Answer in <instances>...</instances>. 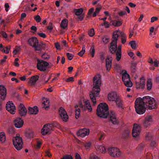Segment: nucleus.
<instances>
[{
    "mask_svg": "<svg viewBox=\"0 0 159 159\" xmlns=\"http://www.w3.org/2000/svg\"><path fill=\"white\" fill-rule=\"evenodd\" d=\"M89 130L85 128L81 129L77 132V135L81 137H84L89 134Z\"/></svg>",
    "mask_w": 159,
    "mask_h": 159,
    "instance_id": "obj_12",
    "label": "nucleus"
},
{
    "mask_svg": "<svg viewBox=\"0 0 159 159\" xmlns=\"http://www.w3.org/2000/svg\"><path fill=\"white\" fill-rule=\"evenodd\" d=\"M136 86L137 89H143L145 86V80L143 77L140 79L139 82H136Z\"/></svg>",
    "mask_w": 159,
    "mask_h": 159,
    "instance_id": "obj_15",
    "label": "nucleus"
},
{
    "mask_svg": "<svg viewBox=\"0 0 159 159\" xmlns=\"http://www.w3.org/2000/svg\"><path fill=\"white\" fill-rule=\"evenodd\" d=\"M59 112V115L63 120L65 122H66L68 117L66 111L64 108L61 107L60 108Z\"/></svg>",
    "mask_w": 159,
    "mask_h": 159,
    "instance_id": "obj_9",
    "label": "nucleus"
},
{
    "mask_svg": "<svg viewBox=\"0 0 159 159\" xmlns=\"http://www.w3.org/2000/svg\"><path fill=\"white\" fill-rule=\"evenodd\" d=\"M121 74H122V80L125 85L127 87H131L133 85V83L130 80V76L127 73L125 70L122 71Z\"/></svg>",
    "mask_w": 159,
    "mask_h": 159,
    "instance_id": "obj_5",
    "label": "nucleus"
},
{
    "mask_svg": "<svg viewBox=\"0 0 159 159\" xmlns=\"http://www.w3.org/2000/svg\"><path fill=\"white\" fill-rule=\"evenodd\" d=\"M134 107L136 112L141 115L144 113L146 108L151 110L156 108L157 104L153 98L146 96L143 98H137L135 102Z\"/></svg>",
    "mask_w": 159,
    "mask_h": 159,
    "instance_id": "obj_1",
    "label": "nucleus"
},
{
    "mask_svg": "<svg viewBox=\"0 0 159 159\" xmlns=\"http://www.w3.org/2000/svg\"><path fill=\"white\" fill-rule=\"evenodd\" d=\"M25 136L29 139L33 137L34 133L33 131L30 129L28 130L25 133Z\"/></svg>",
    "mask_w": 159,
    "mask_h": 159,
    "instance_id": "obj_26",
    "label": "nucleus"
},
{
    "mask_svg": "<svg viewBox=\"0 0 159 159\" xmlns=\"http://www.w3.org/2000/svg\"><path fill=\"white\" fill-rule=\"evenodd\" d=\"M158 19V18L156 17H152L151 18V22L152 23L154 22L155 21L157 20Z\"/></svg>",
    "mask_w": 159,
    "mask_h": 159,
    "instance_id": "obj_63",
    "label": "nucleus"
},
{
    "mask_svg": "<svg viewBox=\"0 0 159 159\" xmlns=\"http://www.w3.org/2000/svg\"><path fill=\"white\" fill-rule=\"evenodd\" d=\"M73 81H74V78L72 77H69L66 80V81L67 82Z\"/></svg>",
    "mask_w": 159,
    "mask_h": 159,
    "instance_id": "obj_62",
    "label": "nucleus"
},
{
    "mask_svg": "<svg viewBox=\"0 0 159 159\" xmlns=\"http://www.w3.org/2000/svg\"><path fill=\"white\" fill-rule=\"evenodd\" d=\"M140 132V127L137 124H135L134 125L132 130V136L133 137H136L138 136Z\"/></svg>",
    "mask_w": 159,
    "mask_h": 159,
    "instance_id": "obj_14",
    "label": "nucleus"
},
{
    "mask_svg": "<svg viewBox=\"0 0 159 159\" xmlns=\"http://www.w3.org/2000/svg\"><path fill=\"white\" fill-rule=\"evenodd\" d=\"M33 47L34 48L35 51H40L42 50V47L40 44H39V43L38 45L36 44L35 45H33Z\"/></svg>",
    "mask_w": 159,
    "mask_h": 159,
    "instance_id": "obj_39",
    "label": "nucleus"
},
{
    "mask_svg": "<svg viewBox=\"0 0 159 159\" xmlns=\"http://www.w3.org/2000/svg\"><path fill=\"white\" fill-rule=\"evenodd\" d=\"M89 159H99L98 157L93 154H92L89 158Z\"/></svg>",
    "mask_w": 159,
    "mask_h": 159,
    "instance_id": "obj_50",
    "label": "nucleus"
},
{
    "mask_svg": "<svg viewBox=\"0 0 159 159\" xmlns=\"http://www.w3.org/2000/svg\"><path fill=\"white\" fill-rule=\"evenodd\" d=\"M152 138V135L149 133H147L146 134V139L148 140H151Z\"/></svg>",
    "mask_w": 159,
    "mask_h": 159,
    "instance_id": "obj_41",
    "label": "nucleus"
},
{
    "mask_svg": "<svg viewBox=\"0 0 159 159\" xmlns=\"http://www.w3.org/2000/svg\"><path fill=\"white\" fill-rule=\"evenodd\" d=\"M28 43L31 46L33 47V45H38L39 41L36 37H32L29 39Z\"/></svg>",
    "mask_w": 159,
    "mask_h": 159,
    "instance_id": "obj_23",
    "label": "nucleus"
},
{
    "mask_svg": "<svg viewBox=\"0 0 159 159\" xmlns=\"http://www.w3.org/2000/svg\"><path fill=\"white\" fill-rule=\"evenodd\" d=\"M6 108L7 111L12 114L15 113V107L12 102L9 101L6 105Z\"/></svg>",
    "mask_w": 159,
    "mask_h": 159,
    "instance_id": "obj_11",
    "label": "nucleus"
},
{
    "mask_svg": "<svg viewBox=\"0 0 159 159\" xmlns=\"http://www.w3.org/2000/svg\"><path fill=\"white\" fill-rule=\"evenodd\" d=\"M94 34V30L93 29H91L89 32V34L90 37L93 36Z\"/></svg>",
    "mask_w": 159,
    "mask_h": 159,
    "instance_id": "obj_49",
    "label": "nucleus"
},
{
    "mask_svg": "<svg viewBox=\"0 0 159 159\" xmlns=\"http://www.w3.org/2000/svg\"><path fill=\"white\" fill-rule=\"evenodd\" d=\"M55 46L57 50H60L61 49L60 46L59 45V43L58 42L55 43Z\"/></svg>",
    "mask_w": 159,
    "mask_h": 159,
    "instance_id": "obj_56",
    "label": "nucleus"
},
{
    "mask_svg": "<svg viewBox=\"0 0 159 159\" xmlns=\"http://www.w3.org/2000/svg\"><path fill=\"white\" fill-rule=\"evenodd\" d=\"M101 7H97L95 9V11L93 13V17H95L97 16V14L99 13L101 9Z\"/></svg>",
    "mask_w": 159,
    "mask_h": 159,
    "instance_id": "obj_37",
    "label": "nucleus"
},
{
    "mask_svg": "<svg viewBox=\"0 0 159 159\" xmlns=\"http://www.w3.org/2000/svg\"><path fill=\"white\" fill-rule=\"evenodd\" d=\"M10 47V46L9 45L5 47V48L3 49L2 51L6 53L7 54H8L9 53Z\"/></svg>",
    "mask_w": 159,
    "mask_h": 159,
    "instance_id": "obj_38",
    "label": "nucleus"
},
{
    "mask_svg": "<svg viewBox=\"0 0 159 159\" xmlns=\"http://www.w3.org/2000/svg\"><path fill=\"white\" fill-rule=\"evenodd\" d=\"M34 19L38 23L41 21V19L39 15H37L34 17Z\"/></svg>",
    "mask_w": 159,
    "mask_h": 159,
    "instance_id": "obj_46",
    "label": "nucleus"
},
{
    "mask_svg": "<svg viewBox=\"0 0 159 159\" xmlns=\"http://www.w3.org/2000/svg\"><path fill=\"white\" fill-rule=\"evenodd\" d=\"M37 34L39 35L40 37L45 38L46 37V35L45 34L43 33H38Z\"/></svg>",
    "mask_w": 159,
    "mask_h": 159,
    "instance_id": "obj_53",
    "label": "nucleus"
},
{
    "mask_svg": "<svg viewBox=\"0 0 159 159\" xmlns=\"http://www.w3.org/2000/svg\"><path fill=\"white\" fill-rule=\"evenodd\" d=\"M146 86L148 90H150L151 89L152 86V83L151 79H149L147 80Z\"/></svg>",
    "mask_w": 159,
    "mask_h": 159,
    "instance_id": "obj_30",
    "label": "nucleus"
},
{
    "mask_svg": "<svg viewBox=\"0 0 159 159\" xmlns=\"http://www.w3.org/2000/svg\"><path fill=\"white\" fill-rule=\"evenodd\" d=\"M0 34L5 38H7V35L6 33L3 31H1L0 33Z\"/></svg>",
    "mask_w": 159,
    "mask_h": 159,
    "instance_id": "obj_55",
    "label": "nucleus"
},
{
    "mask_svg": "<svg viewBox=\"0 0 159 159\" xmlns=\"http://www.w3.org/2000/svg\"><path fill=\"white\" fill-rule=\"evenodd\" d=\"M75 159H81L80 155L78 153H76L75 155Z\"/></svg>",
    "mask_w": 159,
    "mask_h": 159,
    "instance_id": "obj_64",
    "label": "nucleus"
},
{
    "mask_svg": "<svg viewBox=\"0 0 159 159\" xmlns=\"http://www.w3.org/2000/svg\"><path fill=\"white\" fill-rule=\"evenodd\" d=\"M6 95V89L2 85H0V98L4 100Z\"/></svg>",
    "mask_w": 159,
    "mask_h": 159,
    "instance_id": "obj_20",
    "label": "nucleus"
},
{
    "mask_svg": "<svg viewBox=\"0 0 159 159\" xmlns=\"http://www.w3.org/2000/svg\"><path fill=\"white\" fill-rule=\"evenodd\" d=\"M12 141L13 144L17 150H20L22 148L23 142L21 137L17 135L13 138Z\"/></svg>",
    "mask_w": 159,
    "mask_h": 159,
    "instance_id": "obj_6",
    "label": "nucleus"
},
{
    "mask_svg": "<svg viewBox=\"0 0 159 159\" xmlns=\"http://www.w3.org/2000/svg\"><path fill=\"white\" fill-rule=\"evenodd\" d=\"M131 67L132 69V72L133 73L135 72L136 68V64L132 63L131 64Z\"/></svg>",
    "mask_w": 159,
    "mask_h": 159,
    "instance_id": "obj_48",
    "label": "nucleus"
},
{
    "mask_svg": "<svg viewBox=\"0 0 159 159\" xmlns=\"http://www.w3.org/2000/svg\"><path fill=\"white\" fill-rule=\"evenodd\" d=\"M80 110L79 108L75 109V117L77 119L79 116L80 114Z\"/></svg>",
    "mask_w": 159,
    "mask_h": 159,
    "instance_id": "obj_47",
    "label": "nucleus"
},
{
    "mask_svg": "<svg viewBox=\"0 0 159 159\" xmlns=\"http://www.w3.org/2000/svg\"><path fill=\"white\" fill-rule=\"evenodd\" d=\"M107 98L110 101H115L119 97L117 96L116 92H112L108 94Z\"/></svg>",
    "mask_w": 159,
    "mask_h": 159,
    "instance_id": "obj_19",
    "label": "nucleus"
},
{
    "mask_svg": "<svg viewBox=\"0 0 159 159\" xmlns=\"http://www.w3.org/2000/svg\"><path fill=\"white\" fill-rule=\"evenodd\" d=\"M28 112L31 114L35 115L38 113L39 110L38 107L35 106L33 107H29L28 108Z\"/></svg>",
    "mask_w": 159,
    "mask_h": 159,
    "instance_id": "obj_24",
    "label": "nucleus"
},
{
    "mask_svg": "<svg viewBox=\"0 0 159 159\" xmlns=\"http://www.w3.org/2000/svg\"><path fill=\"white\" fill-rule=\"evenodd\" d=\"M66 55L68 57V59L69 60H71L74 56V55L73 54L69 53H66Z\"/></svg>",
    "mask_w": 159,
    "mask_h": 159,
    "instance_id": "obj_45",
    "label": "nucleus"
},
{
    "mask_svg": "<svg viewBox=\"0 0 159 159\" xmlns=\"http://www.w3.org/2000/svg\"><path fill=\"white\" fill-rule=\"evenodd\" d=\"M118 107L120 108H122L123 107L122 101L119 98L117 99L115 101Z\"/></svg>",
    "mask_w": 159,
    "mask_h": 159,
    "instance_id": "obj_29",
    "label": "nucleus"
},
{
    "mask_svg": "<svg viewBox=\"0 0 159 159\" xmlns=\"http://www.w3.org/2000/svg\"><path fill=\"white\" fill-rule=\"evenodd\" d=\"M120 35L122 37L121 40L123 44L125 43L126 41V37L124 32L119 30L114 31L113 35L112 40L110 43L109 49V51L112 54L115 53L116 50L117 41L118 37Z\"/></svg>",
    "mask_w": 159,
    "mask_h": 159,
    "instance_id": "obj_3",
    "label": "nucleus"
},
{
    "mask_svg": "<svg viewBox=\"0 0 159 159\" xmlns=\"http://www.w3.org/2000/svg\"><path fill=\"white\" fill-rule=\"evenodd\" d=\"M153 63H154V65L155 66L157 67L158 66V65H159V61L157 59H155L154 61L153 62Z\"/></svg>",
    "mask_w": 159,
    "mask_h": 159,
    "instance_id": "obj_58",
    "label": "nucleus"
},
{
    "mask_svg": "<svg viewBox=\"0 0 159 159\" xmlns=\"http://www.w3.org/2000/svg\"><path fill=\"white\" fill-rule=\"evenodd\" d=\"M103 25H105L106 28H108L109 26V24L108 22L105 21L103 24H102L101 25L102 26H103Z\"/></svg>",
    "mask_w": 159,
    "mask_h": 159,
    "instance_id": "obj_52",
    "label": "nucleus"
},
{
    "mask_svg": "<svg viewBox=\"0 0 159 159\" xmlns=\"http://www.w3.org/2000/svg\"><path fill=\"white\" fill-rule=\"evenodd\" d=\"M94 11V8H90L89 11L88 12V14L89 15H91L92 13H93V12Z\"/></svg>",
    "mask_w": 159,
    "mask_h": 159,
    "instance_id": "obj_59",
    "label": "nucleus"
},
{
    "mask_svg": "<svg viewBox=\"0 0 159 159\" xmlns=\"http://www.w3.org/2000/svg\"><path fill=\"white\" fill-rule=\"evenodd\" d=\"M112 58L111 56H108L106 60V66L107 70L109 71L111 66Z\"/></svg>",
    "mask_w": 159,
    "mask_h": 159,
    "instance_id": "obj_17",
    "label": "nucleus"
},
{
    "mask_svg": "<svg viewBox=\"0 0 159 159\" xmlns=\"http://www.w3.org/2000/svg\"><path fill=\"white\" fill-rule=\"evenodd\" d=\"M126 13V12L125 11H123L119 12V15L120 16H122L125 15Z\"/></svg>",
    "mask_w": 159,
    "mask_h": 159,
    "instance_id": "obj_60",
    "label": "nucleus"
},
{
    "mask_svg": "<svg viewBox=\"0 0 159 159\" xmlns=\"http://www.w3.org/2000/svg\"><path fill=\"white\" fill-rule=\"evenodd\" d=\"M156 143L154 141H152L151 142L150 145L152 147H155L156 146Z\"/></svg>",
    "mask_w": 159,
    "mask_h": 159,
    "instance_id": "obj_61",
    "label": "nucleus"
},
{
    "mask_svg": "<svg viewBox=\"0 0 159 159\" xmlns=\"http://www.w3.org/2000/svg\"><path fill=\"white\" fill-rule=\"evenodd\" d=\"M68 20L66 19L63 20L61 24V26L63 29H65L67 25Z\"/></svg>",
    "mask_w": 159,
    "mask_h": 159,
    "instance_id": "obj_27",
    "label": "nucleus"
},
{
    "mask_svg": "<svg viewBox=\"0 0 159 159\" xmlns=\"http://www.w3.org/2000/svg\"><path fill=\"white\" fill-rule=\"evenodd\" d=\"M85 52V47L83 46L82 48V50L78 53V54L80 56L82 57Z\"/></svg>",
    "mask_w": 159,
    "mask_h": 159,
    "instance_id": "obj_40",
    "label": "nucleus"
},
{
    "mask_svg": "<svg viewBox=\"0 0 159 159\" xmlns=\"http://www.w3.org/2000/svg\"><path fill=\"white\" fill-rule=\"evenodd\" d=\"M129 132L128 130H125L122 134V137L124 139H127L129 137Z\"/></svg>",
    "mask_w": 159,
    "mask_h": 159,
    "instance_id": "obj_31",
    "label": "nucleus"
},
{
    "mask_svg": "<svg viewBox=\"0 0 159 159\" xmlns=\"http://www.w3.org/2000/svg\"><path fill=\"white\" fill-rule=\"evenodd\" d=\"M100 75H96L93 78V83L94 86L92 91L90 92L89 96L94 105H95L96 103L95 97L98 96L100 91L99 88V84H100Z\"/></svg>",
    "mask_w": 159,
    "mask_h": 159,
    "instance_id": "obj_4",
    "label": "nucleus"
},
{
    "mask_svg": "<svg viewBox=\"0 0 159 159\" xmlns=\"http://www.w3.org/2000/svg\"><path fill=\"white\" fill-rule=\"evenodd\" d=\"M115 53H116V58L117 61H119L121 57V45L118 46V48H117L116 50Z\"/></svg>",
    "mask_w": 159,
    "mask_h": 159,
    "instance_id": "obj_21",
    "label": "nucleus"
},
{
    "mask_svg": "<svg viewBox=\"0 0 159 159\" xmlns=\"http://www.w3.org/2000/svg\"><path fill=\"white\" fill-rule=\"evenodd\" d=\"M5 136L4 133H0V141L4 142L5 140Z\"/></svg>",
    "mask_w": 159,
    "mask_h": 159,
    "instance_id": "obj_43",
    "label": "nucleus"
},
{
    "mask_svg": "<svg viewBox=\"0 0 159 159\" xmlns=\"http://www.w3.org/2000/svg\"><path fill=\"white\" fill-rule=\"evenodd\" d=\"M83 11V9L80 8L75 10V14L77 16H80L82 14Z\"/></svg>",
    "mask_w": 159,
    "mask_h": 159,
    "instance_id": "obj_33",
    "label": "nucleus"
},
{
    "mask_svg": "<svg viewBox=\"0 0 159 159\" xmlns=\"http://www.w3.org/2000/svg\"><path fill=\"white\" fill-rule=\"evenodd\" d=\"M19 114L21 116H25L26 115L27 110L24 105L22 104H20L19 107Z\"/></svg>",
    "mask_w": 159,
    "mask_h": 159,
    "instance_id": "obj_16",
    "label": "nucleus"
},
{
    "mask_svg": "<svg viewBox=\"0 0 159 159\" xmlns=\"http://www.w3.org/2000/svg\"><path fill=\"white\" fill-rule=\"evenodd\" d=\"M47 28L48 30H49L50 31H51L53 29L52 24V23H49L48 26L47 27Z\"/></svg>",
    "mask_w": 159,
    "mask_h": 159,
    "instance_id": "obj_54",
    "label": "nucleus"
},
{
    "mask_svg": "<svg viewBox=\"0 0 159 159\" xmlns=\"http://www.w3.org/2000/svg\"><path fill=\"white\" fill-rule=\"evenodd\" d=\"M80 106L83 110H84L88 109L91 111L92 110V108L88 101H85L84 105L82 104H80Z\"/></svg>",
    "mask_w": 159,
    "mask_h": 159,
    "instance_id": "obj_18",
    "label": "nucleus"
},
{
    "mask_svg": "<svg viewBox=\"0 0 159 159\" xmlns=\"http://www.w3.org/2000/svg\"><path fill=\"white\" fill-rule=\"evenodd\" d=\"M49 102L47 98H46L45 101H44L43 102V104L44 105V107L46 109H47V108L49 107Z\"/></svg>",
    "mask_w": 159,
    "mask_h": 159,
    "instance_id": "obj_36",
    "label": "nucleus"
},
{
    "mask_svg": "<svg viewBox=\"0 0 159 159\" xmlns=\"http://www.w3.org/2000/svg\"><path fill=\"white\" fill-rule=\"evenodd\" d=\"M42 58L45 60H48L49 59L50 56L47 53L43 54L42 55Z\"/></svg>",
    "mask_w": 159,
    "mask_h": 159,
    "instance_id": "obj_44",
    "label": "nucleus"
},
{
    "mask_svg": "<svg viewBox=\"0 0 159 159\" xmlns=\"http://www.w3.org/2000/svg\"><path fill=\"white\" fill-rule=\"evenodd\" d=\"M129 44L130 45L131 48L133 49H136V46L137 44L136 43L135 41L134 40H132L129 43Z\"/></svg>",
    "mask_w": 159,
    "mask_h": 159,
    "instance_id": "obj_35",
    "label": "nucleus"
},
{
    "mask_svg": "<svg viewBox=\"0 0 159 159\" xmlns=\"http://www.w3.org/2000/svg\"><path fill=\"white\" fill-rule=\"evenodd\" d=\"M152 121V116H148L146 117L143 125L145 128L150 125Z\"/></svg>",
    "mask_w": 159,
    "mask_h": 159,
    "instance_id": "obj_22",
    "label": "nucleus"
},
{
    "mask_svg": "<svg viewBox=\"0 0 159 159\" xmlns=\"http://www.w3.org/2000/svg\"><path fill=\"white\" fill-rule=\"evenodd\" d=\"M39 76L37 75L32 76L29 80V83L31 85H34L36 82L39 80Z\"/></svg>",
    "mask_w": 159,
    "mask_h": 159,
    "instance_id": "obj_25",
    "label": "nucleus"
},
{
    "mask_svg": "<svg viewBox=\"0 0 159 159\" xmlns=\"http://www.w3.org/2000/svg\"><path fill=\"white\" fill-rule=\"evenodd\" d=\"M98 152L102 153H105L106 152L105 148L102 145L99 146L97 149Z\"/></svg>",
    "mask_w": 159,
    "mask_h": 159,
    "instance_id": "obj_28",
    "label": "nucleus"
},
{
    "mask_svg": "<svg viewBox=\"0 0 159 159\" xmlns=\"http://www.w3.org/2000/svg\"><path fill=\"white\" fill-rule=\"evenodd\" d=\"M97 114L98 116L105 118L108 116L110 120L113 124H116L117 123L115 113L111 111L109 113L108 106L106 103H101L99 104L97 109Z\"/></svg>",
    "mask_w": 159,
    "mask_h": 159,
    "instance_id": "obj_2",
    "label": "nucleus"
},
{
    "mask_svg": "<svg viewBox=\"0 0 159 159\" xmlns=\"http://www.w3.org/2000/svg\"><path fill=\"white\" fill-rule=\"evenodd\" d=\"M108 151L110 156L114 157H119L121 154L119 149L116 148H110L108 149Z\"/></svg>",
    "mask_w": 159,
    "mask_h": 159,
    "instance_id": "obj_8",
    "label": "nucleus"
},
{
    "mask_svg": "<svg viewBox=\"0 0 159 159\" xmlns=\"http://www.w3.org/2000/svg\"><path fill=\"white\" fill-rule=\"evenodd\" d=\"M95 52V50L94 48V46L93 45H92L90 48L89 50V52L92 56V57H93L94 56V54Z\"/></svg>",
    "mask_w": 159,
    "mask_h": 159,
    "instance_id": "obj_34",
    "label": "nucleus"
},
{
    "mask_svg": "<svg viewBox=\"0 0 159 159\" xmlns=\"http://www.w3.org/2000/svg\"><path fill=\"white\" fill-rule=\"evenodd\" d=\"M37 61V69L41 71H45L47 67L49 66V63L47 62L42 60H38Z\"/></svg>",
    "mask_w": 159,
    "mask_h": 159,
    "instance_id": "obj_7",
    "label": "nucleus"
},
{
    "mask_svg": "<svg viewBox=\"0 0 159 159\" xmlns=\"http://www.w3.org/2000/svg\"><path fill=\"white\" fill-rule=\"evenodd\" d=\"M52 128V129L53 127H57L58 128L59 127V125L58 124L56 121H53L51 123L48 124Z\"/></svg>",
    "mask_w": 159,
    "mask_h": 159,
    "instance_id": "obj_32",
    "label": "nucleus"
},
{
    "mask_svg": "<svg viewBox=\"0 0 159 159\" xmlns=\"http://www.w3.org/2000/svg\"><path fill=\"white\" fill-rule=\"evenodd\" d=\"M14 124L17 128H21L24 124V121L21 118L17 117L14 120Z\"/></svg>",
    "mask_w": 159,
    "mask_h": 159,
    "instance_id": "obj_13",
    "label": "nucleus"
},
{
    "mask_svg": "<svg viewBox=\"0 0 159 159\" xmlns=\"http://www.w3.org/2000/svg\"><path fill=\"white\" fill-rule=\"evenodd\" d=\"M61 159H73L72 157L70 155H66L63 157Z\"/></svg>",
    "mask_w": 159,
    "mask_h": 159,
    "instance_id": "obj_51",
    "label": "nucleus"
},
{
    "mask_svg": "<svg viewBox=\"0 0 159 159\" xmlns=\"http://www.w3.org/2000/svg\"><path fill=\"white\" fill-rule=\"evenodd\" d=\"M91 145V143L90 142H86L84 144V146L87 149H89L90 148Z\"/></svg>",
    "mask_w": 159,
    "mask_h": 159,
    "instance_id": "obj_42",
    "label": "nucleus"
},
{
    "mask_svg": "<svg viewBox=\"0 0 159 159\" xmlns=\"http://www.w3.org/2000/svg\"><path fill=\"white\" fill-rule=\"evenodd\" d=\"M5 10L7 12L9 10V8L10 7L9 6L8 3H6L5 4L4 6Z\"/></svg>",
    "mask_w": 159,
    "mask_h": 159,
    "instance_id": "obj_57",
    "label": "nucleus"
},
{
    "mask_svg": "<svg viewBox=\"0 0 159 159\" xmlns=\"http://www.w3.org/2000/svg\"><path fill=\"white\" fill-rule=\"evenodd\" d=\"M52 130V128L48 124L44 125L41 130V133L43 135L49 134H51Z\"/></svg>",
    "mask_w": 159,
    "mask_h": 159,
    "instance_id": "obj_10",
    "label": "nucleus"
}]
</instances>
